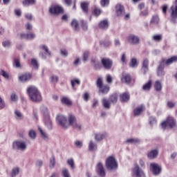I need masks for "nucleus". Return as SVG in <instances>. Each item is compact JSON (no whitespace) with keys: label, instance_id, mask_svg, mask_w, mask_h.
Segmentation results:
<instances>
[{"label":"nucleus","instance_id":"a18cd8bd","mask_svg":"<svg viewBox=\"0 0 177 177\" xmlns=\"http://www.w3.org/2000/svg\"><path fill=\"white\" fill-rule=\"evenodd\" d=\"M71 84L72 88L74 89V88H75V85H80V84H81V81L78 79H74L71 80Z\"/></svg>","mask_w":177,"mask_h":177},{"label":"nucleus","instance_id":"39448f33","mask_svg":"<svg viewBox=\"0 0 177 177\" xmlns=\"http://www.w3.org/2000/svg\"><path fill=\"white\" fill-rule=\"evenodd\" d=\"M160 126L162 129H167V128L172 129L176 128V121L174 118L168 117L165 122L161 123Z\"/></svg>","mask_w":177,"mask_h":177},{"label":"nucleus","instance_id":"2f4dec72","mask_svg":"<svg viewBox=\"0 0 177 177\" xmlns=\"http://www.w3.org/2000/svg\"><path fill=\"white\" fill-rule=\"evenodd\" d=\"M28 137L32 139V140H35L37 138V132L34 129H30L28 133Z\"/></svg>","mask_w":177,"mask_h":177},{"label":"nucleus","instance_id":"603ef678","mask_svg":"<svg viewBox=\"0 0 177 177\" xmlns=\"http://www.w3.org/2000/svg\"><path fill=\"white\" fill-rule=\"evenodd\" d=\"M81 8H82L83 12H88V3H85V2L82 3Z\"/></svg>","mask_w":177,"mask_h":177},{"label":"nucleus","instance_id":"6e6d98bb","mask_svg":"<svg viewBox=\"0 0 177 177\" xmlns=\"http://www.w3.org/2000/svg\"><path fill=\"white\" fill-rule=\"evenodd\" d=\"M2 45L4 46V48H9L10 45H12V42L10 40H6L3 41Z\"/></svg>","mask_w":177,"mask_h":177},{"label":"nucleus","instance_id":"37998d69","mask_svg":"<svg viewBox=\"0 0 177 177\" xmlns=\"http://www.w3.org/2000/svg\"><path fill=\"white\" fill-rule=\"evenodd\" d=\"M62 175L63 177H71L70 171L66 168H63L62 170Z\"/></svg>","mask_w":177,"mask_h":177},{"label":"nucleus","instance_id":"4c0bfd02","mask_svg":"<svg viewBox=\"0 0 177 177\" xmlns=\"http://www.w3.org/2000/svg\"><path fill=\"white\" fill-rule=\"evenodd\" d=\"M102 103L105 109H110L111 107V102L107 98L102 99Z\"/></svg>","mask_w":177,"mask_h":177},{"label":"nucleus","instance_id":"9d476101","mask_svg":"<svg viewBox=\"0 0 177 177\" xmlns=\"http://www.w3.org/2000/svg\"><path fill=\"white\" fill-rule=\"evenodd\" d=\"M150 169L153 175H154L155 176H158V175L161 174V171H162L161 166H160L157 163H151Z\"/></svg>","mask_w":177,"mask_h":177},{"label":"nucleus","instance_id":"72a5a7b5","mask_svg":"<svg viewBox=\"0 0 177 177\" xmlns=\"http://www.w3.org/2000/svg\"><path fill=\"white\" fill-rule=\"evenodd\" d=\"M19 174H20V167H14L11 171L10 176L16 177Z\"/></svg>","mask_w":177,"mask_h":177},{"label":"nucleus","instance_id":"0e129e2a","mask_svg":"<svg viewBox=\"0 0 177 177\" xmlns=\"http://www.w3.org/2000/svg\"><path fill=\"white\" fill-rule=\"evenodd\" d=\"M100 3L103 7L107 6L110 3V0H101Z\"/></svg>","mask_w":177,"mask_h":177},{"label":"nucleus","instance_id":"423d86ee","mask_svg":"<svg viewBox=\"0 0 177 177\" xmlns=\"http://www.w3.org/2000/svg\"><path fill=\"white\" fill-rule=\"evenodd\" d=\"M12 149L13 150L26 151L27 150V143L21 140H15L12 142Z\"/></svg>","mask_w":177,"mask_h":177},{"label":"nucleus","instance_id":"4be33fe9","mask_svg":"<svg viewBox=\"0 0 177 177\" xmlns=\"http://www.w3.org/2000/svg\"><path fill=\"white\" fill-rule=\"evenodd\" d=\"M120 102H129V99H131V95H129V93H123L120 95Z\"/></svg>","mask_w":177,"mask_h":177},{"label":"nucleus","instance_id":"bf43d9fd","mask_svg":"<svg viewBox=\"0 0 177 177\" xmlns=\"http://www.w3.org/2000/svg\"><path fill=\"white\" fill-rule=\"evenodd\" d=\"M56 162H55V157H52L50 159V168H55V165Z\"/></svg>","mask_w":177,"mask_h":177},{"label":"nucleus","instance_id":"774afa93","mask_svg":"<svg viewBox=\"0 0 177 177\" xmlns=\"http://www.w3.org/2000/svg\"><path fill=\"white\" fill-rule=\"evenodd\" d=\"M51 81L54 84H56V82H57L59 81V77L56 75H52L51 76Z\"/></svg>","mask_w":177,"mask_h":177},{"label":"nucleus","instance_id":"7ed1b4c3","mask_svg":"<svg viewBox=\"0 0 177 177\" xmlns=\"http://www.w3.org/2000/svg\"><path fill=\"white\" fill-rule=\"evenodd\" d=\"M41 113L44 115V124L47 127L48 129H52V120H50V116L49 115V111L46 106L41 107Z\"/></svg>","mask_w":177,"mask_h":177},{"label":"nucleus","instance_id":"2eb2a0df","mask_svg":"<svg viewBox=\"0 0 177 177\" xmlns=\"http://www.w3.org/2000/svg\"><path fill=\"white\" fill-rule=\"evenodd\" d=\"M115 12L117 16L122 17L125 15V10L124 9V6L120 4H117L115 6Z\"/></svg>","mask_w":177,"mask_h":177},{"label":"nucleus","instance_id":"69168bd1","mask_svg":"<svg viewBox=\"0 0 177 177\" xmlns=\"http://www.w3.org/2000/svg\"><path fill=\"white\" fill-rule=\"evenodd\" d=\"M35 38V34L33 32L28 33L27 34V39L31 40Z\"/></svg>","mask_w":177,"mask_h":177},{"label":"nucleus","instance_id":"1a4fd4ad","mask_svg":"<svg viewBox=\"0 0 177 177\" xmlns=\"http://www.w3.org/2000/svg\"><path fill=\"white\" fill-rule=\"evenodd\" d=\"M64 12V10L62 6L58 5H53L49 8V13L50 15H62Z\"/></svg>","mask_w":177,"mask_h":177},{"label":"nucleus","instance_id":"f257e3e1","mask_svg":"<svg viewBox=\"0 0 177 177\" xmlns=\"http://www.w3.org/2000/svg\"><path fill=\"white\" fill-rule=\"evenodd\" d=\"M27 92L32 102L38 103L42 100V95H41V93L39 92V91H38V88H37V87L30 86L27 89Z\"/></svg>","mask_w":177,"mask_h":177},{"label":"nucleus","instance_id":"b1692460","mask_svg":"<svg viewBox=\"0 0 177 177\" xmlns=\"http://www.w3.org/2000/svg\"><path fill=\"white\" fill-rule=\"evenodd\" d=\"M88 150L89 151H96L97 150V145L93 141L90 140L88 142Z\"/></svg>","mask_w":177,"mask_h":177},{"label":"nucleus","instance_id":"6e6552de","mask_svg":"<svg viewBox=\"0 0 177 177\" xmlns=\"http://www.w3.org/2000/svg\"><path fill=\"white\" fill-rule=\"evenodd\" d=\"M57 121L62 128H64L65 129H67L68 128V123L67 120V118L64 116V115H58L57 117Z\"/></svg>","mask_w":177,"mask_h":177},{"label":"nucleus","instance_id":"6ab92c4d","mask_svg":"<svg viewBox=\"0 0 177 177\" xmlns=\"http://www.w3.org/2000/svg\"><path fill=\"white\" fill-rule=\"evenodd\" d=\"M121 81L122 82H124L125 84H131V75L126 73H123L122 74Z\"/></svg>","mask_w":177,"mask_h":177},{"label":"nucleus","instance_id":"e2e57ef3","mask_svg":"<svg viewBox=\"0 0 177 177\" xmlns=\"http://www.w3.org/2000/svg\"><path fill=\"white\" fill-rule=\"evenodd\" d=\"M149 124H150V125H156V124H157V120H156L155 118L150 117L149 118Z\"/></svg>","mask_w":177,"mask_h":177},{"label":"nucleus","instance_id":"79ce46f5","mask_svg":"<svg viewBox=\"0 0 177 177\" xmlns=\"http://www.w3.org/2000/svg\"><path fill=\"white\" fill-rule=\"evenodd\" d=\"M62 103L67 106H71V100L67 97H63L61 100Z\"/></svg>","mask_w":177,"mask_h":177},{"label":"nucleus","instance_id":"de8ad7c7","mask_svg":"<svg viewBox=\"0 0 177 177\" xmlns=\"http://www.w3.org/2000/svg\"><path fill=\"white\" fill-rule=\"evenodd\" d=\"M31 64H32L34 70H37L39 67L38 61H37V59H31Z\"/></svg>","mask_w":177,"mask_h":177},{"label":"nucleus","instance_id":"49530a36","mask_svg":"<svg viewBox=\"0 0 177 177\" xmlns=\"http://www.w3.org/2000/svg\"><path fill=\"white\" fill-rule=\"evenodd\" d=\"M67 163L69 165V167H71V169H74V168H75V165L74 163V159H73V158L68 159Z\"/></svg>","mask_w":177,"mask_h":177},{"label":"nucleus","instance_id":"c03bdc74","mask_svg":"<svg viewBox=\"0 0 177 177\" xmlns=\"http://www.w3.org/2000/svg\"><path fill=\"white\" fill-rule=\"evenodd\" d=\"M38 131L41 133V136L42 139H44V140H46V139H48V134H46L45 131H44V130H42V129L39 127H38Z\"/></svg>","mask_w":177,"mask_h":177},{"label":"nucleus","instance_id":"f3484780","mask_svg":"<svg viewBox=\"0 0 177 177\" xmlns=\"http://www.w3.org/2000/svg\"><path fill=\"white\" fill-rule=\"evenodd\" d=\"M164 66H165V62L162 61L159 67L158 68V77H164V75H165V72H164Z\"/></svg>","mask_w":177,"mask_h":177},{"label":"nucleus","instance_id":"338daca9","mask_svg":"<svg viewBox=\"0 0 177 177\" xmlns=\"http://www.w3.org/2000/svg\"><path fill=\"white\" fill-rule=\"evenodd\" d=\"M84 102H88L89 100V93L86 92L82 96Z\"/></svg>","mask_w":177,"mask_h":177},{"label":"nucleus","instance_id":"c85d7f7f","mask_svg":"<svg viewBox=\"0 0 177 177\" xmlns=\"http://www.w3.org/2000/svg\"><path fill=\"white\" fill-rule=\"evenodd\" d=\"M99 27L102 30H107V28H109V21L107 20L101 21L99 23Z\"/></svg>","mask_w":177,"mask_h":177},{"label":"nucleus","instance_id":"393cba45","mask_svg":"<svg viewBox=\"0 0 177 177\" xmlns=\"http://www.w3.org/2000/svg\"><path fill=\"white\" fill-rule=\"evenodd\" d=\"M162 62H165V64H166V66H169L172 64V63H176L177 56H173L167 60H162Z\"/></svg>","mask_w":177,"mask_h":177},{"label":"nucleus","instance_id":"f704fd0d","mask_svg":"<svg viewBox=\"0 0 177 177\" xmlns=\"http://www.w3.org/2000/svg\"><path fill=\"white\" fill-rule=\"evenodd\" d=\"M154 88H155V90L157 92H160V91H162V84H161V82L160 80H157L155 82Z\"/></svg>","mask_w":177,"mask_h":177},{"label":"nucleus","instance_id":"f8f14e48","mask_svg":"<svg viewBox=\"0 0 177 177\" xmlns=\"http://www.w3.org/2000/svg\"><path fill=\"white\" fill-rule=\"evenodd\" d=\"M39 48L41 50L45 52V53H39V57H41L43 59H46V55H48V56H50L52 55L50 51L49 50V48L48 47V46H46L45 44H41L39 46Z\"/></svg>","mask_w":177,"mask_h":177},{"label":"nucleus","instance_id":"f03ea898","mask_svg":"<svg viewBox=\"0 0 177 177\" xmlns=\"http://www.w3.org/2000/svg\"><path fill=\"white\" fill-rule=\"evenodd\" d=\"M67 122L68 124V128L70 127H73L74 129H76L77 131H81V129L83 128L82 124L80 122H78L77 118H75V115L73 114H69L68 115Z\"/></svg>","mask_w":177,"mask_h":177},{"label":"nucleus","instance_id":"ddd939ff","mask_svg":"<svg viewBox=\"0 0 177 177\" xmlns=\"http://www.w3.org/2000/svg\"><path fill=\"white\" fill-rule=\"evenodd\" d=\"M127 42L131 45H138L140 43L139 37L135 35H130L127 38Z\"/></svg>","mask_w":177,"mask_h":177},{"label":"nucleus","instance_id":"5701e85b","mask_svg":"<svg viewBox=\"0 0 177 177\" xmlns=\"http://www.w3.org/2000/svg\"><path fill=\"white\" fill-rule=\"evenodd\" d=\"M171 15L173 19H177V4L176 3L173 5L171 8Z\"/></svg>","mask_w":177,"mask_h":177},{"label":"nucleus","instance_id":"58836bf2","mask_svg":"<svg viewBox=\"0 0 177 177\" xmlns=\"http://www.w3.org/2000/svg\"><path fill=\"white\" fill-rule=\"evenodd\" d=\"M36 2V0H24L22 3L24 6H30V5H35Z\"/></svg>","mask_w":177,"mask_h":177},{"label":"nucleus","instance_id":"680f3d73","mask_svg":"<svg viewBox=\"0 0 177 177\" xmlns=\"http://www.w3.org/2000/svg\"><path fill=\"white\" fill-rule=\"evenodd\" d=\"M81 23L83 30H84V31H86V30H88V24L86 23V21L81 20Z\"/></svg>","mask_w":177,"mask_h":177},{"label":"nucleus","instance_id":"13d9d810","mask_svg":"<svg viewBox=\"0 0 177 177\" xmlns=\"http://www.w3.org/2000/svg\"><path fill=\"white\" fill-rule=\"evenodd\" d=\"M89 57V52L88 51H85L83 53V60L84 62H88V58Z\"/></svg>","mask_w":177,"mask_h":177},{"label":"nucleus","instance_id":"4d7b16f0","mask_svg":"<svg viewBox=\"0 0 177 177\" xmlns=\"http://www.w3.org/2000/svg\"><path fill=\"white\" fill-rule=\"evenodd\" d=\"M18 38L20 39H27V34L24 32H21L17 35Z\"/></svg>","mask_w":177,"mask_h":177},{"label":"nucleus","instance_id":"7c9ffc66","mask_svg":"<svg viewBox=\"0 0 177 177\" xmlns=\"http://www.w3.org/2000/svg\"><path fill=\"white\" fill-rule=\"evenodd\" d=\"M13 67L15 68H21V63L20 62L19 57H15V59H14Z\"/></svg>","mask_w":177,"mask_h":177},{"label":"nucleus","instance_id":"473e14b6","mask_svg":"<svg viewBox=\"0 0 177 177\" xmlns=\"http://www.w3.org/2000/svg\"><path fill=\"white\" fill-rule=\"evenodd\" d=\"M99 89L101 93H104L106 95V93H109V91H110V86H109L108 85H104L100 87Z\"/></svg>","mask_w":177,"mask_h":177},{"label":"nucleus","instance_id":"8fccbe9b","mask_svg":"<svg viewBox=\"0 0 177 177\" xmlns=\"http://www.w3.org/2000/svg\"><path fill=\"white\" fill-rule=\"evenodd\" d=\"M110 100H111V103H113V104L117 103V100H118V97L117 96V94H113L110 97Z\"/></svg>","mask_w":177,"mask_h":177},{"label":"nucleus","instance_id":"09e8293b","mask_svg":"<svg viewBox=\"0 0 177 177\" xmlns=\"http://www.w3.org/2000/svg\"><path fill=\"white\" fill-rule=\"evenodd\" d=\"M60 55L63 57H67L68 56V51H67V50L66 48H62L60 50Z\"/></svg>","mask_w":177,"mask_h":177},{"label":"nucleus","instance_id":"ea45409f","mask_svg":"<svg viewBox=\"0 0 177 177\" xmlns=\"http://www.w3.org/2000/svg\"><path fill=\"white\" fill-rule=\"evenodd\" d=\"M151 80H149L147 83L144 84V86H142L143 91H150V89H151Z\"/></svg>","mask_w":177,"mask_h":177},{"label":"nucleus","instance_id":"052dcab7","mask_svg":"<svg viewBox=\"0 0 177 177\" xmlns=\"http://www.w3.org/2000/svg\"><path fill=\"white\" fill-rule=\"evenodd\" d=\"M74 143H75V146H76V147H77L78 149H81V147H82L83 146L82 141L76 140L75 141Z\"/></svg>","mask_w":177,"mask_h":177},{"label":"nucleus","instance_id":"412c9836","mask_svg":"<svg viewBox=\"0 0 177 177\" xmlns=\"http://www.w3.org/2000/svg\"><path fill=\"white\" fill-rule=\"evenodd\" d=\"M143 111H145V105H140L134 109L133 115L135 117H139V115H140Z\"/></svg>","mask_w":177,"mask_h":177},{"label":"nucleus","instance_id":"0eeeda50","mask_svg":"<svg viewBox=\"0 0 177 177\" xmlns=\"http://www.w3.org/2000/svg\"><path fill=\"white\" fill-rule=\"evenodd\" d=\"M131 176L133 177H146V174H145V171L140 167H139V165H136L134 168H133L131 171Z\"/></svg>","mask_w":177,"mask_h":177},{"label":"nucleus","instance_id":"20e7f679","mask_svg":"<svg viewBox=\"0 0 177 177\" xmlns=\"http://www.w3.org/2000/svg\"><path fill=\"white\" fill-rule=\"evenodd\" d=\"M106 167L108 171H115L118 168V164L115 158L113 156L109 157L105 162Z\"/></svg>","mask_w":177,"mask_h":177},{"label":"nucleus","instance_id":"5fc2aeb1","mask_svg":"<svg viewBox=\"0 0 177 177\" xmlns=\"http://www.w3.org/2000/svg\"><path fill=\"white\" fill-rule=\"evenodd\" d=\"M10 99L12 102H17V100H19V97L16 95V93H12L10 95Z\"/></svg>","mask_w":177,"mask_h":177},{"label":"nucleus","instance_id":"e433bc0d","mask_svg":"<svg viewBox=\"0 0 177 177\" xmlns=\"http://www.w3.org/2000/svg\"><path fill=\"white\" fill-rule=\"evenodd\" d=\"M71 27L75 30V31H79L80 26L78 25V21L76 19H73L71 22Z\"/></svg>","mask_w":177,"mask_h":177},{"label":"nucleus","instance_id":"dca6fc26","mask_svg":"<svg viewBox=\"0 0 177 177\" xmlns=\"http://www.w3.org/2000/svg\"><path fill=\"white\" fill-rule=\"evenodd\" d=\"M158 157V149H152L147 153V158L149 160H154V158H157Z\"/></svg>","mask_w":177,"mask_h":177},{"label":"nucleus","instance_id":"a878e982","mask_svg":"<svg viewBox=\"0 0 177 177\" xmlns=\"http://www.w3.org/2000/svg\"><path fill=\"white\" fill-rule=\"evenodd\" d=\"M32 75H31V74L28 73L19 76V79L21 81V82H26V81H30V79L32 78Z\"/></svg>","mask_w":177,"mask_h":177},{"label":"nucleus","instance_id":"9b49d317","mask_svg":"<svg viewBox=\"0 0 177 177\" xmlns=\"http://www.w3.org/2000/svg\"><path fill=\"white\" fill-rule=\"evenodd\" d=\"M101 64L105 70H111V67H113V60L110 58L104 57L101 59Z\"/></svg>","mask_w":177,"mask_h":177},{"label":"nucleus","instance_id":"a19ab883","mask_svg":"<svg viewBox=\"0 0 177 177\" xmlns=\"http://www.w3.org/2000/svg\"><path fill=\"white\" fill-rule=\"evenodd\" d=\"M153 41H155V42H161L162 41V35H154L152 37Z\"/></svg>","mask_w":177,"mask_h":177},{"label":"nucleus","instance_id":"c756f323","mask_svg":"<svg viewBox=\"0 0 177 177\" xmlns=\"http://www.w3.org/2000/svg\"><path fill=\"white\" fill-rule=\"evenodd\" d=\"M91 64L95 70H100V68H102V65L100 64V62H99V61H97V59L91 60Z\"/></svg>","mask_w":177,"mask_h":177},{"label":"nucleus","instance_id":"c9c22d12","mask_svg":"<svg viewBox=\"0 0 177 177\" xmlns=\"http://www.w3.org/2000/svg\"><path fill=\"white\" fill-rule=\"evenodd\" d=\"M106 138V134L105 133H97L95 136V140L97 142H101V140H103Z\"/></svg>","mask_w":177,"mask_h":177},{"label":"nucleus","instance_id":"3c124183","mask_svg":"<svg viewBox=\"0 0 177 177\" xmlns=\"http://www.w3.org/2000/svg\"><path fill=\"white\" fill-rule=\"evenodd\" d=\"M97 86L100 88L103 86V78L102 77H98L97 80Z\"/></svg>","mask_w":177,"mask_h":177},{"label":"nucleus","instance_id":"cd10ccee","mask_svg":"<svg viewBox=\"0 0 177 177\" xmlns=\"http://www.w3.org/2000/svg\"><path fill=\"white\" fill-rule=\"evenodd\" d=\"M127 145H138L140 143V140L139 138H129L126 140Z\"/></svg>","mask_w":177,"mask_h":177},{"label":"nucleus","instance_id":"4468645a","mask_svg":"<svg viewBox=\"0 0 177 177\" xmlns=\"http://www.w3.org/2000/svg\"><path fill=\"white\" fill-rule=\"evenodd\" d=\"M96 169L98 175L101 177H106V171L104 170V167L103 166V162H98L97 163Z\"/></svg>","mask_w":177,"mask_h":177},{"label":"nucleus","instance_id":"aec40b11","mask_svg":"<svg viewBox=\"0 0 177 177\" xmlns=\"http://www.w3.org/2000/svg\"><path fill=\"white\" fill-rule=\"evenodd\" d=\"M14 117L15 120L17 121H22V120H24V115L21 111H19L18 109H16L14 112Z\"/></svg>","mask_w":177,"mask_h":177},{"label":"nucleus","instance_id":"864d4df0","mask_svg":"<svg viewBox=\"0 0 177 177\" xmlns=\"http://www.w3.org/2000/svg\"><path fill=\"white\" fill-rule=\"evenodd\" d=\"M158 21H160V19L158 18V16L153 17L151 20V23L153 24H157Z\"/></svg>","mask_w":177,"mask_h":177},{"label":"nucleus","instance_id":"bb28decb","mask_svg":"<svg viewBox=\"0 0 177 177\" xmlns=\"http://www.w3.org/2000/svg\"><path fill=\"white\" fill-rule=\"evenodd\" d=\"M139 64V61L138 60V58L136 57H133L131 59L129 66L131 68H135L138 67V65Z\"/></svg>","mask_w":177,"mask_h":177},{"label":"nucleus","instance_id":"a211bd4d","mask_svg":"<svg viewBox=\"0 0 177 177\" xmlns=\"http://www.w3.org/2000/svg\"><path fill=\"white\" fill-rule=\"evenodd\" d=\"M141 70L143 74H146L149 71V59L147 58L143 59Z\"/></svg>","mask_w":177,"mask_h":177}]
</instances>
